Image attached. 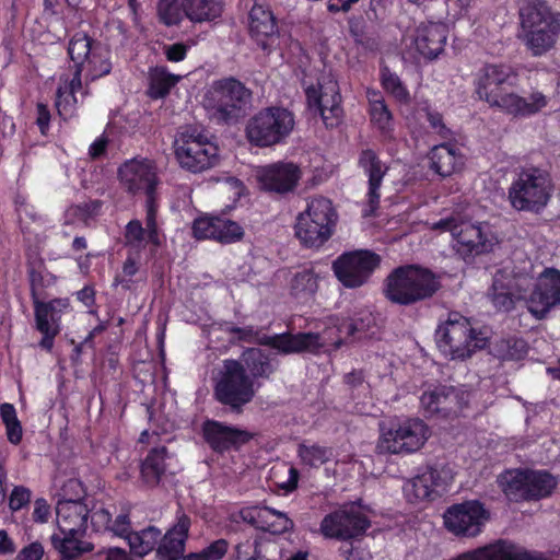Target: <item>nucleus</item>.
I'll list each match as a JSON object with an SVG mask.
<instances>
[{"mask_svg":"<svg viewBox=\"0 0 560 560\" xmlns=\"http://www.w3.org/2000/svg\"><path fill=\"white\" fill-rule=\"evenodd\" d=\"M381 257L369 249H357L341 254L332 262V271L346 288L355 289L365 284L378 268Z\"/></svg>","mask_w":560,"mask_h":560,"instance_id":"obj_18","label":"nucleus"},{"mask_svg":"<svg viewBox=\"0 0 560 560\" xmlns=\"http://www.w3.org/2000/svg\"><path fill=\"white\" fill-rule=\"evenodd\" d=\"M359 165L369 178V190L366 194L368 206L363 210L364 217L373 215L380 203V188L388 167L372 150H364L360 154Z\"/></svg>","mask_w":560,"mask_h":560,"instance_id":"obj_27","label":"nucleus"},{"mask_svg":"<svg viewBox=\"0 0 560 560\" xmlns=\"http://www.w3.org/2000/svg\"><path fill=\"white\" fill-rule=\"evenodd\" d=\"M439 287L438 278L430 270L404 266L396 268L387 277L385 294L394 303L408 305L430 298Z\"/></svg>","mask_w":560,"mask_h":560,"instance_id":"obj_9","label":"nucleus"},{"mask_svg":"<svg viewBox=\"0 0 560 560\" xmlns=\"http://www.w3.org/2000/svg\"><path fill=\"white\" fill-rule=\"evenodd\" d=\"M188 46L183 43H175L164 47L166 59L172 62H179L186 58Z\"/></svg>","mask_w":560,"mask_h":560,"instance_id":"obj_57","label":"nucleus"},{"mask_svg":"<svg viewBox=\"0 0 560 560\" xmlns=\"http://www.w3.org/2000/svg\"><path fill=\"white\" fill-rule=\"evenodd\" d=\"M489 298L499 311H510L515 301L524 300L528 312L542 319L560 304V270L545 268L535 282L529 275L499 270L493 277Z\"/></svg>","mask_w":560,"mask_h":560,"instance_id":"obj_1","label":"nucleus"},{"mask_svg":"<svg viewBox=\"0 0 560 560\" xmlns=\"http://www.w3.org/2000/svg\"><path fill=\"white\" fill-rule=\"evenodd\" d=\"M138 261L132 257H128L124 262L121 272L115 279V284H120L125 289H130L132 277L138 272Z\"/></svg>","mask_w":560,"mask_h":560,"instance_id":"obj_54","label":"nucleus"},{"mask_svg":"<svg viewBox=\"0 0 560 560\" xmlns=\"http://www.w3.org/2000/svg\"><path fill=\"white\" fill-rule=\"evenodd\" d=\"M370 523L361 508L350 504L326 515L319 526L325 538L347 540L362 535Z\"/></svg>","mask_w":560,"mask_h":560,"instance_id":"obj_22","label":"nucleus"},{"mask_svg":"<svg viewBox=\"0 0 560 560\" xmlns=\"http://www.w3.org/2000/svg\"><path fill=\"white\" fill-rule=\"evenodd\" d=\"M318 277L312 268L296 271L290 282L291 294L298 299L313 295L318 288Z\"/></svg>","mask_w":560,"mask_h":560,"instance_id":"obj_46","label":"nucleus"},{"mask_svg":"<svg viewBox=\"0 0 560 560\" xmlns=\"http://www.w3.org/2000/svg\"><path fill=\"white\" fill-rule=\"evenodd\" d=\"M430 168L441 177L459 172L465 163L464 155L452 143L434 145L430 153Z\"/></svg>","mask_w":560,"mask_h":560,"instance_id":"obj_36","label":"nucleus"},{"mask_svg":"<svg viewBox=\"0 0 560 560\" xmlns=\"http://www.w3.org/2000/svg\"><path fill=\"white\" fill-rule=\"evenodd\" d=\"M430 429L419 418L394 419L380 424L376 451L380 454H412L423 447Z\"/></svg>","mask_w":560,"mask_h":560,"instance_id":"obj_10","label":"nucleus"},{"mask_svg":"<svg viewBox=\"0 0 560 560\" xmlns=\"http://www.w3.org/2000/svg\"><path fill=\"white\" fill-rule=\"evenodd\" d=\"M91 524L96 532H112L117 536H122L130 528V522L127 515H118L115 521L112 520V512L100 505L94 506L91 513Z\"/></svg>","mask_w":560,"mask_h":560,"instance_id":"obj_42","label":"nucleus"},{"mask_svg":"<svg viewBox=\"0 0 560 560\" xmlns=\"http://www.w3.org/2000/svg\"><path fill=\"white\" fill-rule=\"evenodd\" d=\"M250 91L234 78L212 81L205 90L202 105L210 117L231 121L241 117L250 102Z\"/></svg>","mask_w":560,"mask_h":560,"instance_id":"obj_6","label":"nucleus"},{"mask_svg":"<svg viewBox=\"0 0 560 560\" xmlns=\"http://www.w3.org/2000/svg\"><path fill=\"white\" fill-rule=\"evenodd\" d=\"M427 119L429 120L431 127L439 132L441 136H446L447 130L445 129L442 122V116L439 113L427 112Z\"/></svg>","mask_w":560,"mask_h":560,"instance_id":"obj_63","label":"nucleus"},{"mask_svg":"<svg viewBox=\"0 0 560 560\" xmlns=\"http://www.w3.org/2000/svg\"><path fill=\"white\" fill-rule=\"evenodd\" d=\"M431 230L451 233V247L464 260L491 252L498 243L487 223L471 222L458 214L442 218L430 225Z\"/></svg>","mask_w":560,"mask_h":560,"instance_id":"obj_4","label":"nucleus"},{"mask_svg":"<svg viewBox=\"0 0 560 560\" xmlns=\"http://www.w3.org/2000/svg\"><path fill=\"white\" fill-rule=\"evenodd\" d=\"M86 533H60L58 529L51 535V544L60 553L61 560H73L79 556L93 550V544L88 541Z\"/></svg>","mask_w":560,"mask_h":560,"instance_id":"obj_37","label":"nucleus"},{"mask_svg":"<svg viewBox=\"0 0 560 560\" xmlns=\"http://www.w3.org/2000/svg\"><path fill=\"white\" fill-rule=\"evenodd\" d=\"M121 537L128 541L133 555L144 557L150 553L161 540V530L154 526H149L139 532H130L128 529Z\"/></svg>","mask_w":560,"mask_h":560,"instance_id":"obj_43","label":"nucleus"},{"mask_svg":"<svg viewBox=\"0 0 560 560\" xmlns=\"http://www.w3.org/2000/svg\"><path fill=\"white\" fill-rule=\"evenodd\" d=\"M256 390L254 381L246 374L241 362L236 360L223 362L214 386V395L220 402L232 409H241L253 399Z\"/></svg>","mask_w":560,"mask_h":560,"instance_id":"obj_17","label":"nucleus"},{"mask_svg":"<svg viewBox=\"0 0 560 560\" xmlns=\"http://www.w3.org/2000/svg\"><path fill=\"white\" fill-rule=\"evenodd\" d=\"M448 560H533L532 557L515 545L499 540L494 544L464 552Z\"/></svg>","mask_w":560,"mask_h":560,"instance_id":"obj_32","label":"nucleus"},{"mask_svg":"<svg viewBox=\"0 0 560 560\" xmlns=\"http://www.w3.org/2000/svg\"><path fill=\"white\" fill-rule=\"evenodd\" d=\"M244 360L253 377L267 376L271 372L270 363L257 349L247 350Z\"/></svg>","mask_w":560,"mask_h":560,"instance_id":"obj_51","label":"nucleus"},{"mask_svg":"<svg viewBox=\"0 0 560 560\" xmlns=\"http://www.w3.org/2000/svg\"><path fill=\"white\" fill-rule=\"evenodd\" d=\"M173 151L178 165L194 174L214 167L220 159L217 144L195 127L184 128L176 133Z\"/></svg>","mask_w":560,"mask_h":560,"instance_id":"obj_8","label":"nucleus"},{"mask_svg":"<svg viewBox=\"0 0 560 560\" xmlns=\"http://www.w3.org/2000/svg\"><path fill=\"white\" fill-rule=\"evenodd\" d=\"M121 185L130 192L144 191L147 199V222L150 238L158 243L156 234V203L154 191L158 185L156 168L148 159H132L126 161L118 170Z\"/></svg>","mask_w":560,"mask_h":560,"instance_id":"obj_13","label":"nucleus"},{"mask_svg":"<svg viewBox=\"0 0 560 560\" xmlns=\"http://www.w3.org/2000/svg\"><path fill=\"white\" fill-rule=\"evenodd\" d=\"M33 304L36 329L43 335L39 346L50 351L56 336L61 330V316L69 311L70 302L66 298L52 299L48 302L35 299Z\"/></svg>","mask_w":560,"mask_h":560,"instance_id":"obj_24","label":"nucleus"},{"mask_svg":"<svg viewBox=\"0 0 560 560\" xmlns=\"http://www.w3.org/2000/svg\"><path fill=\"white\" fill-rule=\"evenodd\" d=\"M228 541L225 539H218L211 542L208 547L198 552H190L186 556L187 560H220L228 551Z\"/></svg>","mask_w":560,"mask_h":560,"instance_id":"obj_52","label":"nucleus"},{"mask_svg":"<svg viewBox=\"0 0 560 560\" xmlns=\"http://www.w3.org/2000/svg\"><path fill=\"white\" fill-rule=\"evenodd\" d=\"M330 322L331 326L327 327L323 332L279 334L266 339V342L270 343L275 350L284 354L300 352L318 353L329 347L338 349L342 343L340 334L345 330L348 335H352L354 327L347 320L339 323L337 318H330Z\"/></svg>","mask_w":560,"mask_h":560,"instance_id":"obj_12","label":"nucleus"},{"mask_svg":"<svg viewBox=\"0 0 560 560\" xmlns=\"http://www.w3.org/2000/svg\"><path fill=\"white\" fill-rule=\"evenodd\" d=\"M223 8V0H158L156 15L167 27L178 26L184 20L201 24L220 19Z\"/></svg>","mask_w":560,"mask_h":560,"instance_id":"obj_15","label":"nucleus"},{"mask_svg":"<svg viewBox=\"0 0 560 560\" xmlns=\"http://www.w3.org/2000/svg\"><path fill=\"white\" fill-rule=\"evenodd\" d=\"M189 527V517L177 514L174 526L159 541L158 553L163 560H177L183 556Z\"/></svg>","mask_w":560,"mask_h":560,"instance_id":"obj_33","label":"nucleus"},{"mask_svg":"<svg viewBox=\"0 0 560 560\" xmlns=\"http://www.w3.org/2000/svg\"><path fill=\"white\" fill-rule=\"evenodd\" d=\"M488 518V511L476 500L452 505L444 513L445 527L456 536H477Z\"/></svg>","mask_w":560,"mask_h":560,"instance_id":"obj_23","label":"nucleus"},{"mask_svg":"<svg viewBox=\"0 0 560 560\" xmlns=\"http://www.w3.org/2000/svg\"><path fill=\"white\" fill-rule=\"evenodd\" d=\"M179 469L176 457L164 446L153 448L141 465V477L149 487L156 486L162 476L174 475Z\"/></svg>","mask_w":560,"mask_h":560,"instance_id":"obj_29","label":"nucleus"},{"mask_svg":"<svg viewBox=\"0 0 560 560\" xmlns=\"http://www.w3.org/2000/svg\"><path fill=\"white\" fill-rule=\"evenodd\" d=\"M18 215L21 222H23L25 219L30 218L34 223L42 222L44 223V218L38 215L34 208L27 203H21L18 209Z\"/></svg>","mask_w":560,"mask_h":560,"instance_id":"obj_60","label":"nucleus"},{"mask_svg":"<svg viewBox=\"0 0 560 560\" xmlns=\"http://www.w3.org/2000/svg\"><path fill=\"white\" fill-rule=\"evenodd\" d=\"M37 117H36V124L40 130L42 135H47L49 127H50V112L48 107L43 104L38 103L36 106Z\"/></svg>","mask_w":560,"mask_h":560,"instance_id":"obj_58","label":"nucleus"},{"mask_svg":"<svg viewBox=\"0 0 560 560\" xmlns=\"http://www.w3.org/2000/svg\"><path fill=\"white\" fill-rule=\"evenodd\" d=\"M305 94L308 108L319 113L326 127L339 125L343 110L339 85L334 75H323L317 85L306 88Z\"/></svg>","mask_w":560,"mask_h":560,"instance_id":"obj_19","label":"nucleus"},{"mask_svg":"<svg viewBox=\"0 0 560 560\" xmlns=\"http://www.w3.org/2000/svg\"><path fill=\"white\" fill-rule=\"evenodd\" d=\"M527 501L549 497L558 486V479L546 470L527 468Z\"/></svg>","mask_w":560,"mask_h":560,"instance_id":"obj_40","label":"nucleus"},{"mask_svg":"<svg viewBox=\"0 0 560 560\" xmlns=\"http://www.w3.org/2000/svg\"><path fill=\"white\" fill-rule=\"evenodd\" d=\"M31 499V492L24 487H15L10 495L9 505L11 510L18 511L25 506Z\"/></svg>","mask_w":560,"mask_h":560,"instance_id":"obj_56","label":"nucleus"},{"mask_svg":"<svg viewBox=\"0 0 560 560\" xmlns=\"http://www.w3.org/2000/svg\"><path fill=\"white\" fill-rule=\"evenodd\" d=\"M180 79V75L168 72L165 67L158 66L152 68L149 75V95L152 98L166 96Z\"/></svg>","mask_w":560,"mask_h":560,"instance_id":"obj_44","label":"nucleus"},{"mask_svg":"<svg viewBox=\"0 0 560 560\" xmlns=\"http://www.w3.org/2000/svg\"><path fill=\"white\" fill-rule=\"evenodd\" d=\"M447 34V25L443 22H421L409 36L407 54L415 60H433L443 52Z\"/></svg>","mask_w":560,"mask_h":560,"instance_id":"obj_20","label":"nucleus"},{"mask_svg":"<svg viewBox=\"0 0 560 560\" xmlns=\"http://www.w3.org/2000/svg\"><path fill=\"white\" fill-rule=\"evenodd\" d=\"M0 417L5 425L7 438L10 443L19 444L23 436V430L18 419L15 407L12 404L4 402L0 406Z\"/></svg>","mask_w":560,"mask_h":560,"instance_id":"obj_48","label":"nucleus"},{"mask_svg":"<svg viewBox=\"0 0 560 560\" xmlns=\"http://www.w3.org/2000/svg\"><path fill=\"white\" fill-rule=\"evenodd\" d=\"M521 25L528 49L539 56L549 50L560 30V24L550 9L540 1H526L521 8Z\"/></svg>","mask_w":560,"mask_h":560,"instance_id":"obj_11","label":"nucleus"},{"mask_svg":"<svg viewBox=\"0 0 560 560\" xmlns=\"http://www.w3.org/2000/svg\"><path fill=\"white\" fill-rule=\"evenodd\" d=\"M248 26L252 37L262 49L270 47L271 40L277 34V24L272 12L268 7L255 3L248 14Z\"/></svg>","mask_w":560,"mask_h":560,"instance_id":"obj_34","label":"nucleus"},{"mask_svg":"<svg viewBox=\"0 0 560 560\" xmlns=\"http://www.w3.org/2000/svg\"><path fill=\"white\" fill-rule=\"evenodd\" d=\"M255 178L261 189L284 194L298 185L301 170L292 162H276L257 167Z\"/></svg>","mask_w":560,"mask_h":560,"instance_id":"obj_25","label":"nucleus"},{"mask_svg":"<svg viewBox=\"0 0 560 560\" xmlns=\"http://www.w3.org/2000/svg\"><path fill=\"white\" fill-rule=\"evenodd\" d=\"M241 517L254 527L272 534H283L293 528V522L285 513L265 505L244 508Z\"/></svg>","mask_w":560,"mask_h":560,"instance_id":"obj_28","label":"nucleus"},{"mask_svg":"<svg viewBox=\"0 0 560 560\" xmlns=\"http://www.w3.org/2000/svg\"><path fill=\"white\" fill-rule=\"evenodd\" d=\"M103 555L104 560H129L127 552L117 547L108 548L101 552Z\"/></svg>","mask_w":560,"mask_h":560,"instance_id":"obj_64","label":"nucleus"},{"mask_svg":"<svg viewBox=\"0 0 560 560\" xmlns=\"http://www.w3.org/2000/svg\"><path fill=\"white\" fill-rule=\"evenodd\" d=\"M68 52L71 60L75 63L77 71L71 80H65L57 90L56 108L63 119L73 115L75 104L78 103L77 94L82 92L81 74L86 79L95 80L106 75L112 70L109 60V50L95 43L85 33H75L69 42Z\"/></svg>","mask_w":560,"mask_h":560,"instance_id":"obj_2","label":"nucleus"},{"mask_svg":"<svg viewBox=\"0 0 560 560\" xmlns=\"http://www.w3.org/2000/svg\"><path fill=\"white\" fill-rule=\"evenodd\" d=\"M192 234L197 240H213L230 244L242 240L244 230L237 222L226 218L201 215L192 223Z\"/></svg>","mask_w":560,"mask_h":560,"instance_id":"obj_26","label":"nucleus"},{"mask_svg":"<svg viewBox=\"0 0 560 560\" xmlns=\"http://www.w3.org/2000/svg\"><path fill=\"white\" fill-rule=\"evenodd\" d=\"M298 453L302 463L310 467H319L334 457V452L330 447L318 444H301Z\"/></svg>","mask_w":560,"mask_h":560,"instance_id":"obj_47","label":"nucleus"},{"mask_svg":"<svg viewBox=\"0 0 560 560\" xmlns=\"http://www.w3.org/2000/svg\"><path fill=\"white\" fill-rule=\"evenodd\" d=\"M526 480L527 468L506 469L497 478L503 494L508 500L514 502L527 501Z\"/></svg>","mask_w":560,"mask_h":560,"instance_id":"obj_38","label":"nucleus"},{"mask_svg":"<svg viewBox=\"0 0 560 560\" xmlns=\"http://www.w3.org/2000/svg\"><path fill=\"white\" fill-rule=\"evenodd\" d=\"M102 202L100 200H90L80 205H71L65 211L66 224H88L101 212Z\"/></svg>","mask_w":560,"mask_h":560,"instance_id":"obj_45","label":"nucleus"},{"mask_svg":"<svg viewBox=\"0 0 560 560\" xmlns=\"http://www.w3.org/2000/svg\"><path fill=\"white\" fill-rule=\"evenodd\" d=\"M338 213L325 197H315L296 217L295 236L305 247H320L334 234Z\"/></svg>","mask_w":560,"mask_h":560,"instance_id":"obj_7","label":"nucleus"},{"mask_svg":"<svg viewBox=\"0 0 560 560\" xmlns=\"http://www.w3.org/2000/svg\"><path fill=\"white\" fill-rule=\"evenodd\" d=\"M295 125L293 114L283 107H268L258 112L246 126V136L257 147L281 143Z\"/></svg>","mask_w":560,"mask_h":560,"instance_id":"obj_16","label":"nucleus"},{"mask_svg":"<svg viewBox=\"0 0 560 560\" xmlns=\"http://www.w3.org/2000/svg\"><path fill=\"white\" fill-rule=\"evenodd\" d=\"M145 224L148 225L147 221H145ZM156 234H159L158 230H156ZM158 237H159V242L158 243L153 242L150 238L149 228L147 226V229H143L142 224L139 220H131L126 225V231H125L126 244L133 248H137V249L142 248L144 246V243L147 240H148V242L152 243L153 245L159 246L161 244V237H160V235H158Z\"/></svg>","mask_w":560,"mask_h":560,"instance_id":"obj_49","label":"nucleus"},{"mask_svg":"<svg viewBox=\"0 0 560 560\" xmlns=\"http://www.w3.org/2000/svg\"><path fill=\"white\" fill-rule=\"evenodd\" d=\"M90 510L83 502L58 501L56 523L60 533H86Z\"/></svg>","mask_w":560,"mask_h":560,"instance_id":"obj_30","label":"nucleus"},{"mask_svg":"<svg viewBox=\"0 0 560 560\" xmlns=\"http://www.w3.org/2000/svg\"><path fill=\"white\" fill-rule=\"evenodd\" d=\"M552 192L549 175L539 168H528L520 173L509 188L511 206L518 211H541Z\"/></svg>","mask_w":560,"mask_h":560,"instance_id":"obj_14","label":"nucleus"},{"mask_svg":"<svg viewBox=\"0 0 560 560\" xmlns=\"http://www.w3.org/2000/svg\"><path fill=\"white\" fill-rule=\"evenodd\" d=\"M435 341L445 358L463 361L470 358L477 350L486 348L488 334L472 328L466 317L451 313L447 319L436 328Z\"/></svg>","mask_w":560,"mask_h":560,"instance_id":"obj_5","label":"nucleus"},{"mask_svg":"<svg viewBox=\"0 0 560 560\" xmlns=\"http://www.w3.org/2000/svg\"><path fill=\"white\" fill-rule=\"evenodd\" d=\"M457 392L453 387L436 386L423 392L420 397V405L427 416L443 413L448 416L456 413L453 405H459Z\"/></svg>","mask_w":560,"mask_h":560,"instance_id":"obj_35","label":"nucleus"},{"mask_svg":"<svg viewBox=\"0 0 560 560\" xmlns=\"http://www.w3.org/2000/svg\"><path fill=\"white\" fill-rule=\"evenodd\" d=\"M49 515V505L45 499H37L34 504V520L40 523L47 521Z\"/></svg>","mask_w":560,"mask_h":560,"instance_id":"obj_61","label":"nucleus"},{"mask_svg":"<svg viewBox=\"0 0 560 560\" xmlns=\"http://www.w3.org/2000/svg\"><path fill=\"white\" fill-rule=\"evenodd\" d=\"M369 114L373 126L385 137L392 138L394 120L382 94L375 90H368Z\"/></svg>","mask_w":560,"mask_h":560,"instance_id":"obj_39","label":"nucleus"},{"mask_svg":"<svg viewBox=\"0 0 560 560\" xmlns=\"http://www.w3.org/2000/svg\"><path fill=\"white\" fill-rule=\"evenodd\" d=\"M203 436L207 443L218 452L230 450L250 439V434L217 421H207L203 424Z\"/></svg>","mask_w":560,"mask_h":560,"instance_id":"obj_31","label":"nucleus"},{"mask_svg":"<svg viewBox=\"0 0 560 560\" xmlns=\"http://www.w3.org/2000/svg\"><path fill=\"white\" fill-rule=\"evenodd\" d=\"M27 275L31 285L33 302L40 300L45 289L56 284L57 277L49 272L40 258L30 259L27 264Z\"/></svg>","mask_w":560,"mask_h":560,"instance_id":"obj_41","label":"nucleus"},{"mask_svg":"<svg viewBox=\"0 0 560 560\" xmlns=\"http://www.w3.org/2000/svg\"><path fill=\"white\" fill-rule=\"evenodd\" d=\"M287 471H288V479L283 482H278V486L280 489L284 490L285 492H291L298 486L299 471L294 467L288 468Z\"/></svg>","mask_w":560,"mask_h":560,"instance_id":"obj_62","label":"nucleus"},{"mask_svg":"<svg viewBox=\"0 0 560 560\" xmlns=\"http://www.w3.org/2000/svg\"><path fill=\"white\" fill-rule=\"evenodd\" d=\"M454 475L446 466L429 467L404 485V494L410 503L433 500L445 493L453 482Z\"/></svg>","mask_w":560,"mask_h":560,"instance_id":"obj_21","label":"nucleus"},{"mask_svg":"<svg viewBox=\"0 0 560 560\" xmlns=\"http://www.w3.org/2000/svg\"><path fill=\"white\" fill-rule=\"evenodd\" d=\"M85 494L83 483L77 478L68 479L60 489V499L58 501H74L82 502Z\"/></svg>","mask_w":560,"mask_h":560,"instance_id":"obj_53","label":"nucleus"},{"mask_svg":"<svg viewBox=\"0 0 560 560\" xmlns=\"http://www.w3.org/2000/svg\"><path fill=\"white\" fill-rule=\"evenodd\" d=\"M44 555V549L40 544L34 542L25 547L16 557L15 560H40Z\"/></svg>","mask_w":560,"mask_h":560,"instance_id":"obj_59","label":"nucleus"},{"mask_svg":"<svg viewBox=\"0 0 560 560\" xmlns=\"http://www.w3.org/2000/svg\"><path fill=\"white\" fill-rule=\"evenodd\" d=\"M381 80L384 90L397 102L401 104L409 103V92L397 74L390 72L387 68H383L381 71Z\"/></svg>","mask_w":560,"mask_h":560,"instance_id":"obj_50","label":"nucleus"},{"mask_svg":"<svg viewBox=\"0 0 560 560\" xmlns=\"http://www.w3.org/2000/svg\"><path fill=\"white\" fill-rule=\"evenodd\" d=\"M516 74L506 65H486L478 72L476 93L491 107H498L514 117H526L547 106V98L540 92H534L528 98L515 93H505L504 85L512 84Z\"/></svg>","mask_w":560,"mask_h":560,"instance_id":"obj_3","label":"nucleus"},{"mask_svg":"<svg viewBox=\"0 0 560 560\" xmlns=\"http://www.w3.org/2000/svg\"><path fill=\"white\" fill-rule=\"evenodd\" d=\"M229 331L236 335L240 340L243 341H257L259 343L266 345L275 349L270 343L266 342V339L270 338L271 336H260L258 331H256L252 326L247 327H235L232 326L229 328Z\"/></svg>","mask_w":560,"mask_h":560,"instance_id":"obj_55","label":"nucleus"}]
</instances>
